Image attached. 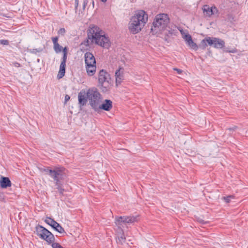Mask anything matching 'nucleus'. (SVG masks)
<instances>
[{"instance_id":"nucleus-1","label":"nucleus","mask_w":248,"mask_h":248,"mask_svg":"<svg viewBox=\"0 0 248 248\" xmlns=\"http://www.w3.org/2000/svg\"><path fill=\"white\" fill-rule=\"evenodd\" d=\"M87 36L91 43H95L104 48L108 49L110 46V41L108 36L97 26L90 27L87 31Z\"/></svg>"},{"instance_id":"nucleus-2","label":"nucleus","mask_w":248,"mask_h":248,"mask_svg":"<svg viewBox=\"0 0 248 248\" xmlns=\"http://www.w3.org/2000/svg\"><path fill=\"white\" fill-rule=\"evenodd\" d=\"M148 20L147 14L143 10L136 12L132 16L128 23V29L130 33L136 34L139 32Z\"/></svg>"},{"instance_id":"nucleus-3","label":"nucleus","mask_w":248,"mask_h":248,"mask_svg":"<svg viewBox=\"0 0 248 248\" xmlns=\"http://www.w3.org/2000/svg\"><path fill=\"white\" fill-rule=\"evenodd\" d=\"M36 234L42 239L46 241L48 244H52L53 248H64L58 243H54L55 237L48 230L41 225H38L36 227Z\"/></svg>"},{"instance_id":"nucleus-4","label":"nucleus","mask_w":248,"mask_h":248,"mask_svg":"<svg viewBox=\"0 0 248 248\" xmlns=\"http://www.w3.org/2000/svg\"><path fill=\"white\" fill-rule=\"evenodd\" d=\"M170 23V18L166 14H159L155 16L151 28L152 31L155 33L164 30Z\"/></svg>"},{"instance_id":"nucleus-5","label":"nucleus","mask_w":248,"mask_h":248,"mask_svg":"<svg viewBox=\"0 0 248 248\" xmlns=\"http://www.w3.org/2000/svg\"><path fill=\"white\" fill-rule=\"evenodd\" d=\"M44 171L54 180L55 183L59 184V182L63 181L66 177V170L62 166L54 167L53 169L47 167Z\"/></svg>"},{"instance_id":"nucleus-6","label":"nucleus","mask_w":248,"mask_h":248,"mask_svg":"<svg viewBox=\"0 0 248 248\" xmlns=\"http://www.w3.org/2000/svg\"><path fill=\"white\" fill-rule=\"evenodd\" d=\"M88 96L89 105L95 111L101 100H103L102 95L96 88L93 87L88 90Z\"/></svg>"},{"instance_id":"nucleus-7","label":"nucleus","mask_w":248,"mask_h":248,"mask_svg":"<svg viewBox=\"0 0 248 248\" xmlns=\"http://www.w3.org/2000/svg\"><path fill=\"white\" fill-rule=\"evenodd\" d=\"M85 63L87 73L89 76H93L96 72V62L93 55L87 52L84 54Z\"/></svg>"},{"instance_id":"nucleus-8","label":"nucleus","mask_w":248,"mask_h":248,"mask_svg":"<svg viewBox=\"0 0 248 248\" xmlns=\"http://www.w3.org/2000/svg\"><path fill=\"white\" fill-rule=\"evenodd\" d=\"M140 220V216H125L121 217H115V223L118 227L121 228L122 223H125L128 224H131L135 222H138Z\"/></svg>"},{"instance_id":"nucleus-9","label":"nucleus","mask_w":248,"mask_h":248,"mask_svg":"<svg viewBox=\"0 0 248 248\" xmlns=\"http://www.w3.org/2000/svg\"><path fill=\"white\" fill-rule=\"evenodd\" d=\"M113 107V103L111 100L109 99H105L101 100V103L99 105L96 112H99L101 110H103L107 111H110Z\"/></svg>"},{"instance_id":"nucleus-10","label":"nucleus","mask_w":248,"mask_h":248,"mask_svg":"<svg viewBox=\"0 0 248 248\" xmlns=\"http://www.w3.org/2000/svg\"><path fill=\"white\" fill-rule=\"evenodd\" d=\"M202 10L206 16L210 17L212 15L218 16V10L215 6L210 7L208 5H204L203 6Z\"/></svg>"},{"instance_id":"nucleus-11","label":"nucleus","mask_w":248,"mask_h":248,"mask_svg":"<svg viewBox=\"0 0 248 248\" xmlns=\"http://www.w3.org/2000/svg\"><path fill=\"white\" fill-rule=\"evenodd\" d=\"M67 58V54L64 52V54H63V57L60 66V70L57 75V78L58 79L62 78L64 76Z\"/></svg>"},{"instance_id":"nucleus-12","label":"nucleus","mask_w":248,"mask_h":248,"mask_svg":"<svg viewBox=\"0 0 248 248\" xmlns=\"http://www.w3.org/2000/svg\"><path fill=\"white\" fill-rule=\"evenodd\" d=\"M88 100V90L87 92L82 90L78 93V101L80 107L86 105Z\"/></svg>"},{"instance_id":"nucleus-13","label":"nucleus","mask_w":248,"mask_h":248,"mask_svg":"<svg viewBox=\"0 0 248 248\" xmlns=\"http://www.w3.org/2000/svg\"><path fill=\"white\" fill-rule=\"evenodd\" d=\"M211 46H213L216 48H222L225 46V42L224 40L216 37H211V40H209Z\"/></svg>"},{"instance_id":"nucleus-14","label":"nucleus","mask_w":248,"mask_h":248,"mask_svg":"<svg viewBox=\"0 0 248 248\" xmlns=\"http://www.w3.org/2000/svg\"><path fill=\"white\" fill-rule=\"evenodd\" d=\"M109 79V75L103 69L101 70L98 73V82L101 85H103L104 82H108Z\"/></svg>"},{"instance_id":"nucleus-15","label":"nucleus","mask_w":248,"mask_h":248,"mask_svg":"<svg viewBox=\"0 0 248 248\" xmlns=\"http://www.w3.org/2000/svg\"><path fill=\"white\" fill-rule=\"evenodd\" d=\"M124 69L120 67L119 69L116 71L115 76L116 78V84L118 86L120 84L124 79Z\"/></svg>"},{"instance_id":"nucleus-16","label":"nucleus","mask_w":248,"mask_h":248,"mask_svg":"<svg viewBox=\"0 0 248 248\" xmlns=\"http://www.w3.org/2000/svg\"><path fill=\"white\" fill-rule=\"evenodd\" d=\"M12 183L9 178L1 176L0 179V186L2 188H6L11 186Z\"/></svg>"},{"instance_id":"nucleus-17","label":"nucleus","mask_w":248,"mask_h":248,"mask_svg":"<svg viewBox=\"0 0 248 248\" xmlns=\"http://www.w3.org/2000/svg\"><path fill=\"white\" fill-rule=\"evenodd\" d=\"M211 40V37H205L204 39L202 40L198 47L202 49H205L208 45L211 46L210 43H209V40Z\"/></svg>"},{"instance_id":"nucleus-18","label":"nucleus","mask_w":248,"mask_h":248,"mask_svg":"<svg viewBox=\"0 0 248 248\" xmlns=\"http://www.w3.org/2000/svg\"><path fill=\"white\" fill-rule=\"evenodd\" d=\"M120 232L119 234H118L117 238H116V241L118 244L123 245L125 241V238L124 237V231L123 230L121 229L120 230Z\"/></svg>"},{"instance_id":"nucleus-19","label":"nucleus","mask_w":248,"mask_h":248,"mask_svg":"<svg viewBox=\"0 0 248 248\" xmlns=\"http://www.w3.org/2000/svg\"><path fill=\"white\" fill-rule=\"evenodd\" d=\"M59 184L55 183V186H56V189L58 190L59 193L60 195H63V192L64 191V189L62 187V181L59 182Z\"/></svg>"},{"instance_id":"nucleus-20","label":"nucleus","mask_w":248,"mask_h":248,"mask_svg":"<svg viewBox=\"0 0 248 248\" xmlns=\"http://www.w3.org/2000/svg\"><path fill=\"white\" fill-rule=\"evenodd\" d=\"M187 45L191 48L195 50H197L198 48V46L195 42H193L192 39L190 40V41L187 43Z\"/></svg>"},{"instance_id":"nucleus-21","label":"nucleus","mask_w":248,"mask_h":248,"mask_svg":"<svg viewBox=\"0 0 248 248\" xmlns=\"http://www.w3.org/2000/svg\"><path fill=\"white\" fill-rule=\"evenodd\" d=\"M53 48L57 53H60L62 49V47L60 46L59 43L54 45Z\"/></svg>"},{"instance_id":"nucleus-22","label":"nucleus","mask_w":248,"mask_h":248,"mask_svg":"<svg viewBox=\"0 0 248 248\" xmlns=\"http://www.w3.org/2000/svg\"><path fill=\"white\" fill-rule=\"evenodd\" d=\"M45 222L50 225V226L52 225L54 223L55 224L56 222L54 219L47 217L45 220Z\"/></svg>"},{"instance_id":"nucleus-23","label":"nucleus","mask_w":248,"mask_h":248,"mask_svg":"<svg viewBox=\"0 0 248 248\" xmlns=\"http://www.w3.org/2000/svg\"><path fill=\"white\" fill-rule=\"evenodd\" d=\"M56 231L60 233H65V232L64 229L58 223V224H57V227L56 228Z\"/></svg>"},{"instance_id":"nucleus-24","label":"nucleus","mask_w":248,"mask_h":248,"mask_svg":"<svg viewBox=\"0 0 248 248\" xmlns=\"http://www.w3.org/2000/svg\"><path fill=\"white\" fill-rule=\"evenodd\" d=\"M91 43V40L87 36V38L81 43V45L89 46Z\"/></svg>"},{"instance_id":"nucleus-25","label":"nucleus","mask_w":248,"mask_h":248,"mask_svg":"<svg viewBox=\"0 0 248 248\" xmlns=\"http://www.w3.org/2000/svg\"><path fill=\"white\" fill-rule=\"evenodd\" d=\"M43 51V49L41 48L32 49L30 50V52L32 53L36 54L37 53L41 52Z\"/></svg>"},{"instance_id":"nucleus-26","label":"nucleus","mask_w":248,"mask_h":248,"mask_svg":"<svg viewBox=\"0 0 248 248\" xmlns=\"http://www.w3.org/2000/svg\"><path fill=\"white\" fill-rule=\"evenodd\" d=\"M234 197L232 195H230L227 197H223L222 199L225 201L226 202L229 203L231 200L233 199Z\"/></svg>"},{"instance_id":"nucleus-27","label":"nucleus","mask_w":248,"mask_h":248,"mask_svg":"<svg viewBox=\"0 0 248 248\" xmlns=\"http://www.w3.org/2000/svg\"><path fill=\"white\" fill-rule=\"evenodd\" d=\"M183 38L186 42V44L190 41V40L192 39L191 36L189 34L185 35L183 36Z\"/></svg>"},{"instance_id":"nucleus-28","label":"nucleus","mask_w":248,"mask_h":248,"mask_svg":"<svg viewBox=\"0 0 248 248\" xmlns=\"http://www.w3.org/2000/svg\"><path fill=\"white\" fill-rule=\"evenodd\" d=\"M224 52L234 53L237 52V49L236 48H233L232 50H228L227 48H225L223 49Z\"/></svg>"},{"instance_id":"nucleus-29","label":"nucleus","mask_w":248,"mask_h":248,"mask_svg":"<svg viewBox=\"0 0 248 248\" xmlns=\"http://www.w3.org/2000/svg\"><path fill=\"white\" fill-rule=\"evenodd\" d=\"M0 44L2 45L7 46L9 44V42L8 40L1 39L0 40Z\"/></svg>"},{"instance_id":"nucleus-30","label":"nucleus","mask_w":248,"mask_h":248,"mask_svg":"<svg viewBox=\"0 0 248 248\" xmlns=\"http://www.w3.org/2000/svg\"><path fill=\"white\" fill-rule=\"evenodd\" d=\"M52 41L53 43V45H55L57 44H58V37H52Z\"/></svg>"},{"instance_id":"nucleus-31","label":"nucleus","mask_w":248,"mask_h":248,"mask_svg":"<svg viewBox=\"0 0 248 248\" xmlns=\"http://www.w3.org/2000/svg\"><path fill=\"white\" fill-rule=\"evenodd\" d=\"M237 127L236 126H234L232 127L228 128L227 129V131H228L229 132H231L232 131H234L235 129H236Z\"/></svg>"},{"instance_id":"nucleus-32","label":"nucleus","mask_w":248,"mask_h":248,"mask_svg":"<svg viewBox=\"0 0 248 248\" xmlns=\"http://www.w3.org/2000/svg\"><path fill=\"white\" fill-rule=\"evenodd\" d=\"M70 98V97L69 95H65V97H64V101H65V103H66L69 100Z\"/></svg>"},{"instance_id":"nucleus-33","label":"nucleus","mask_w":248,"mask_h":248,"mask_svg":"<svg viewBox=\"0 0 248 248\" xmlns=\"http://www.w3.org/2000/svg\"><path fill=\"white\" fill-rule=\"evenodd\" d=\"M65 32V30L64 28H61L59 31V33L61 34H64Z\"/></svg>"},{"instance_id":"nucleus-34","label":"nucleus","mask_w":248,"mask_h":248,"mask_svg":"<svg viewBox=\"0 0 248 248\" xmlns=\"http://www.w3.org/2000/svg\"><path fill=\"white\" fill-rule=\"evenodd\" d=\"M88 3V0H83V8L84 9Z\"/></svg>"},{"instance_id":"nucleus-35","label":"nucleus","mask_w":248,"mask_h":248,"mask_svg":"<svg viewBox=\"0 0 248 248\" xmlns=\"http://www.w3.org/2000/svg\"><path fill=\"white\" fill-rule=\"evenodd\" d=\"M198 221L200 223H201L202 224H206V223H207L208 222L207 221H204L203 220H202V219H201V218H198Z\"/></svg>"},{"instance_id":"nucleus-36","label":"nucleus","mask_w":248,"mask_h":248,"mask_svg":"<svg viewBox=\"0 0 248 248\" xmlns=\"http://www.w3.org/2000/svg\"><path fill=\"white\" fill-rule=\"evenodd\" d=\"M78 0H75V9L77 10L78 9Z\"/></svg>"},{"instance_id":"nucleus-37","label":"nucleus","mask_w":248,"mask_h":248,"mask_svg":"<svg viewBox=\"0 0 248 248\" xmlns=\"http://www.w3.org/2000/svg\"><path fill=\"white\" fill-rule=\"evenodd\" d=\"M174 70L176 71L177 73L179 74H180L182 73V70H181V69H177V68H174Z\"/></svg>"},{"instance_id":"nucleus-38","label":"nucleus","mask_w":248,"mask_h":248,"mask_svg":"<svg viewBox=\"0 0 248 248\" xmlns=\"http://www.w3.org/2000/svg\"><path fill=\"white\" fill-rule=\"evenodd\" d=\"M57 224H58V222H56L55 223L53 224L51 226L56 231V228L57 227Z\"/></svg>"},{"instance_id":"nucleus-39","label":"nucleus","mask_w":248,"mask_h":248,"mask_svg":"<svg viewBox=\"0 0 248 248\" xmlns=\"http://www.w3.org/2000/svg\"><path fill=\"white\" fill-rule=\"evenodd\" d=\"M4 199V196L2 194L0 193V201H2Z\"/></svg>"},{"instance_id":"nucleus-40","label":"nucleus","mask_w":248,"mask_h":248,"mask_svg":"<svg viewBox=\"0 0 248 248\" xmlns=\"http://www.w3.org/2000/svg\"><path fill=\"white\" fill-rule=\"evenodd\" d=\"M62 49H63V54H64V52H65V53H67V48L66 47H65L64 48H62Z\"/></svg>"},{"instance_id":"nucleus-41","label":"nucleus","mask_w":248,"mask_h":248,"mask_svg":"<svg viewBox=\"0 0 248 248\" xmlns=\"http://www.w3.org/2000/svg\"><path fill=\"white\" fill-rule=\"evenodd\" d=\"M19 65H20V64L19 63H16V66H19Z\"/></svg>"},{"instance_id":"nucleus-42","label":"nucleus","mask_w":248,"mask_h":248,"mask_svg":"<svg viewBox=\"0 0 248 248\" xmlns=\"http://www.w3.org/2000/svg\"><path fill=\"white\" fill-rule=\"evenodd\" d=\"M102 2H105L107 0H101Z\"/></svg>"}]
</instances>
